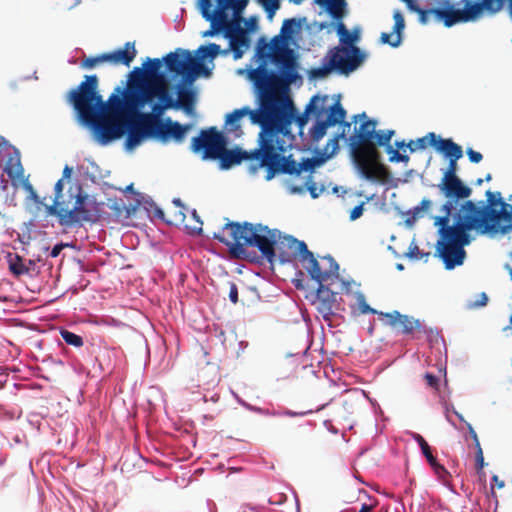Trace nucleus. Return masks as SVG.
Masks as SVG:
<instances>
[{"label": "nucleus", "instance_id": "nucleus-45", "mask_svg": "<svg viewBox=\"0 0 512 512\" xmlns=\"http://www.w3.org/2000/svg\"><path fill=\"white\" fill-rule=\"evenodd\" d=\"M431 201L428 199H423L420 202L419 206H416L412 211V217L411 219L408 218L406 220L407 223H410L411 221H415L417 218L422 217L424 215V212H426L431 207Z\"/></svg>", "mask_w": 512, "mask_h": 512}, {"label": "nucleus", "instance_id": "nucleus-47", "mask_svg": "<svg viewBox=\"0 0 512 512\" xmlns=\"http://www.w3.org/2000/svg\"><path fill=\"white\" fill-rule=\"evenodd\" d=\"M337 32L342 45H352V32L347 30L343 23L338 24Z\"/></svg>", "mask_w": 512, "mask_h": 512}, {"label": "nucleus", "instance_id": "nucleus-25", "mask_svg": "<svg viewBox=\"0 0 512 512\" xmlns=\"http://www.w3.org/2000/svg\"><path fill=\"white\" fill-rule=\"evenodd\" d=\"M394 26L391 33L383 32L380 36V43L387 44L391 47H398L402 42V33L405 28V20L400 11L393 14Z\"/></svg>", "mask_w": 512, "mask_h": 512}, {"label": "nucleus", "instance_id": "nucleus-41", "mask_svg": "<svg viewBox=\"0 0 512 512\" xmlns=\"http://www.w3.org/2000/svg\"><path fill=\"white\" fill-rule=\"evenodd\" d=\"M60 335L68 345L79 348L84 344L83 338L80 335L75 334L74 332H71L67 329H61Z\"/></svg>", "mask_w": 512, "mask_h": 512}, {"label": "nucleus", "instance_id": "nucleus-56", "mask_svg": "<svg viewBox=\"0 0 512 512\" xmlns=\"http://www.w3.org/2000/svg\"><path fill=\"white\" fill-rule=\"evenodd\" d=\"M40 260L41 258L38 257L37 259H29L28 261H25V269L27 270L26 275L37 274L40 272V269L37 266V262Z\"/></svg>", "mask_w": 512, "mask_h": 512}, {"label": "nucleus", "instance_id": "nucleus-30", "mask_svg": "<svg viewBox=\"0 0 512 512\" xmlns=\"http://www.w3.org/2000/svg\"><path fill=\"white\" fill-rule=\"evenodd\" d=\"M166 109L163 104L156 102L152 104V113H143L141 109H138L137 112H125V114L129 118L135 117L137 120H141V122H147V124L153 125L154 123H165V121H162L161 116Z\"/></svg>", "mask_w": 512, "mask_h": 512}, {"label": "nucleus", "instance_id": "nucleus-18", "mask_svg": "<svg viewBox=\"0 0 512 512\" xmlns=\"http://www.w3.org/2000/svg\"><path fill=\"white\" fill-rule=\"evenodd\" d=\"M59 199H61V197L55 195L53 204L45 205L47 214L51 216H56L61 226H76L78 218L76 217L75 212L79 211L80 206H75L71 211H67V204H65L63 200Z\"/></svg>", "mask_w": 512, "mask_h": 512}, {"label": "nucleus", "instance_id": "nucleus-19", "mask_svg": "<svg viewBox=\"0 0 512 512\" xmlns=\"http://www.w3.org/2000/svg\"><path fill=\"white\" fill-rule=\"evenodd\" d=\"M439 149L441 154L449 158L447 169L445 170L442 178L458 176L457 161L463 156L462 147L449 138L448 141L441 142Z\"/></svg>", "mask_w": 512, "mask_h": 512}, {"label": "nucleus", "instance_id": "nucleus-23", "mask_svg": "<svg viewBox=\"0 0 512 512\" xmlns=\"http://www.w3.org/2000/svg\"><path fill=\"white\" fill-rule=\"evenodd\" d=\"M211 0H199V7L201 10L202 17L211 23V29L204 32L203 36H214L220 30L225 32V20L221 16L215 15L211 10Z\"/></svg>", "mask_w": 512, "mask_h": 512}, {"label": "nucleus", "instance_id": "nucleus-48", "mask_svg": "<svg viewBox=\"0 0 512 512\" xmlns=\"http://www.w3.org/2000/svg\"><path fill=\"white\" fill-rule=\"evenodd\" d=\"M408 257L413 260H424L425 262L428 261L430 257L429 252H423L419 249L417 245H411L409 247V251L407 253Z\"/></svg>", "mask_w": 512, "mask_h": 512}, {"label": "nucleus", "instance_id": "nucleus-22", "mask_svg": "<svg viewBox=\"0 0 512 512\" xmlns=\"http://www.w3.org/2000/svg\"><path fill=\"white\" fill-rule=\"evenodd\" d=\"M0 137L2 138V136ZM3 139L5 138L3 137ZM4 141L6 144H2V141L0 140V153H2L4 150L12 149V153L9 154V158L6 162V173L10 178H23L24 169L20 160V152L16 148L12 147L6 140Z\"/></svg>", "mask_w": 512, "mask_h": 512}, {"label": "nucleus", "instance_id": "nucleus-40", "mask_svg": "<svg viewBox=\"0 0 512 512\" xmlns=\"http://www.w3.org/2000/svg\"><path fill=\"white\" fill-rule=\"evenodd\" d=\"M162 62L163 59L161 60L159 58H147L142 68H144V71L148 76H163V74L160 73Z\"/></svg>", "mask_w": 512, "mask_h": 512}, {"label": "nucleus", "instance_id": "nucleus-36", "mask_svg": "<svg viewBox=\"0 0 512 512\" xmlns=\"http://www.w3.org/2000/svg\"><path fill=\"white\" fill-rule=\"evenodd\" d=\"M151 90V93L153 94V96H151V103L155 98H157L158 102L163 104L166 108L176 109V100L173 99V97L169 94L167 89L154 84Z\"/></svg>", "mask_w": 512, "mask_h": 512}, {"label": "nucleus", "instance_id": "nucleus-57", "mask_svg": "<svg viewBox=\"0 0 512 512\" xmlns=\"http://www.w3.org/2000/svg\"><path fill=\"white\" fill-rule=\"evenodd\" d=\"M104 61H107V55H106V54H102V55L97 56V57L87 58V59L83 62V66H84L85 68H93V67H95L98 63H101V62H104Z\"/></svg>", "mask_w": 512, "mask_h": 512}, {"label": "nucleus", "instance_id": "nucleus-3", "mask_svg": "<svg viewBox=\"0 0 512 512\" xmlns=\"http://www.w3.org/2000/svg\"><path fill=\"white\" fill-rule=\"evenodd\" d=\"M290 125L291 123L280 126L276 124L269 131V135H265L259 140L260 147L251 153L252 159L258 161L256 165L249 167L251 174H255L259 168H263L265 180L271 181L279 175L299 177L302 172L313 173L316 167L321 166L337 153L340 139L349 142L348 150L352 158V136L345 138V127L343 126L342 131L336 133L317 156L303 158L301 162H296L292 155H283L295 140V136L289 130Z\"/></svg>", "mask_w": 512, "mask_h": 512}, {"label": "nucleus", "instance_id": "nucleus-58", "mask_svg": "<svg viewBox=\"0 0 512 512\" xmlns=\"http://www.w3.org/2000/svg\"><path fill=\"white\" fill-rule=\"evenodd\" d=\"M474 438H475V440H476V442H477L476 466H477V469H478V470H481V469H483V467H484V456H483V451H482V449H481V447H480V444H479V442H478V440H477V436H476V434H474Z\"/></svg>", "mask_w": 512, "mask_h": 512}, {"label": "nucleus", "instance_id": "nucleus-50", "mask_svg": "<svg viewBox=\"0 0 512 512\" xmlns=\"http://www.w3.org/2000/svg\"><path fill=\"white\" fill-rule=\"evenodd\" d=\"M386 146V152L390 155L389 161L390 162H408L409 156L405 154L399 153L397 150H394L389 143Z\"/></svg>", "mask_w": 512, "mask_h": 512}, {"label": "nucleus", "instance_id": "nucleus-9", "mask_svg": "<svg viewBox=\"0 0 512 512\" xmlns=\"http://www.w3.org/2000/svg\"><path fill=\"white\" fill-rule=\"evenodd\" d=\"M470 231H476V219L468 214L459 215L457 225L449 228L436 244V255L442 259L445 268L454 269L462 265L466 257L465 246L471 242Z\"/></svg>", "mask_w": 512, "mask_h": 512}, {"label": "nucleus", "instance_id": "nucleus-14", "mask_svg": "<svg viewBox=\"0 0 512 512\" xmlns=\"http://www.w3.org/2000/svg\"><path fill=\"white\" fill-rule=\"evenodd\" d=\"M438 188L447 201H452L454 204L458 200H467L472 194V189L465 185L458 176L442 178Z\"/></svg>", "mask_w": 512, "mask_h": 512}, {"label": "nucleus", "instance_id": "nucleus-4", "mask_svg": "<svg viewBox=\"0 0 512 512\" xmlns=\"http://www.w3.org/2000/svg\"><path fill=\"white\" fill-rule=\"evenodd\" d=\"M126 88L117 87L107 102L98 93V78L87 75L77 89L71 91L69 101L74 108L94 107V111L105 113L109 110L137 112L147 104H151L153 83L146 79L144 68L135 67L129 74Z\"/></svg>", "mask_w": 512, "mask_h": 512}, {"label": "nucleus", "instance_id": "nucleus-39", "mask_svg": "<svg viewBox=\"0 0 512 512\" xmlns=\"http://www.w3.org/2000/svg\"><path fill=\"white\" fill-rule=\"evenodd\" d=\"M197 66L193 65L192 61L179 73L181 79L177 84H183V86L193 87V83L198 78Z\"/></svg>", "mask_w": 512, "mask_h": 512}, {"label": "nucleus", "instance_id": "nucleus-60", "mask_svg": "<svg viewBox=\"0 0 512 512\" xmlns=\"http://www.w3.org/2000/svg\"><path fill=\"white\" fill-rule=\"evenodd\" d=\"M430 466L433 468L434 472L440 477V478H444L448 472L447 470L444 468V466H442L441 464L438 463L437 459L435 458V461L433 464H430Z\"/></svg>", "mask_w": 512, "mask_h": 512}, {"label": "nucleus", "instance_id": "nucleus-12", "mask_svg": "<svg viewBox=\"0 0 512 512\" xmlns=\"http://www.w3.org/2000/svg\"><path fill=\"white\" fill-rule=\"evenodd\" d=\"M55 195L61 197L67 204V211H71L75 206H80L76 211L78 221L76 225L82 226L84 222H95L98 219L97 202L94 197L83 193L82 187L78 183L70 184L66 193L63 192V179H59L54 187Z\"/></svg>", "mask_w": 512, "mask_h": 512}, {"label": "nucleus", "instance_id": "nucleus-21", "mask_svg": "<svg viewBox=\"0 0 512 512\" xmlns=\"http://www.w3.org/2000/svg\"><path fill=\"white\" fill-rule=\"evenodd\" d=\"M284 186L292 195L304 194L305 191H308L313 199L318 198L325 191L324 185L317 186L313 181L312 173L299 185L294 184L291 180H285Z\"/></svg>", "mask_w": 512, "mask_h": 512}, {"label": "nucleus", "instance_id": "nucleus-13", "mask_svg": "<svg viewBox=\"0 0 512 512\" xmlns=\"http://www.w3.org/2000/svg\"><path fill=\"white\" fill-rule=\"evenodd\" d=\"M227 146L226 137L215 127L202 130L198 137H194L191 149L195 153L202 152L203 159L216 160L219 152Z\"/></svg>", "mask_w": 512, "mask_h": 512}, {"label": "nucleus", "instance_id": "nucleus-37", "mask_svg": "<svg viewBox=\"0 0 512 512\" xmlns=\"http://www.w3.org/2000/svg\"><path fill=\"white\" fill-rule=\"evenodd\" d=\"M449 139H443L440 136H438L434 132H429L425 136L418 138L415 143L417 146V149L424 150L428 146L433 147L437 152L440 153L439 147L441 146V142L448 141Z\"/></svg>", "mask_w": 512, "mask_h": 512}, {"label": "nucleus", "instance_id": "nucleus-49", "mask_svg": "<svg viewBox=\"0 0 512 512\" xmlns=\"http://www.w3.org/2000/svg\"><path fill=\"white\" fill-rule=\"evenodd\" d=\"M356 300H357V304H358V308H359V311L362 313V314H367V313H370V314H378L380 312H378L377 310L371 308L365 301V296L362 294V293H357L356 294Z\"/></svg>", "mask_w": 512, "mask_h": 512}, {"label": "nucleus", "instance_id": "nucleus-15", "mask_svg": "<svg viewBox=\"0 0 512 512\" xmlns=\"http://www.w3.org/2000/svg\"><path fill=\"white\" fill-rule=\"evenodd\" d=\"M225 38L229 40V48L227 50L233 52L235 60L240 59L244 51L250 46L249 36L239 23H233L225 28Z\"/></svg>", "mask_w": 512, "mask_h": 512}, {"label": "nucleus", "instance_id": "nucleus-51", "mask_svg": "<svg viewBox=\"0 0 512 512\" xmlns=\"http://www.w3.org/2000/svg\"><path fill=\"white\" fill-rule=\"evenodd\" d=\"M233 0H217V9L212 11L217 16H221L223 20L227 21L226 10L230 9Z\"/></svg>", "mask_w": 512, "mask_h": 512}, {"label": "nucleus", "instance_id": "nucleus-16", "mask_svg": "<svg viewBox=\"0 0 512 512\" xmlns=\"http://www.w3.org/2000/svg\"><path fill=\"white\" fill-rule=\"evenodd\" d=\"M327 61L334 71L340 74L352 72V45H340L331 49Z\"/></svg>", "mask_w": 512, "mask_h": 512}, {"label": "nucleus", "instance_id": "nucleus-63", "mask_svg": "<svg viewBox=\"0 0 512 512\" xmlns=\"http://www.w3.org/2000/svg\"><path fill=\"white\" fill-rule=\"evenodd\" d=\"M229 299L234 304L238 302V288L234 282H230Z\"/></svg>", "mask_w": 512, "mask_h": 512}, {"label": "nucleus", "instance_id": "nucleus-2", "mask_svg": "<svg viewBox=\"0 0 512 512\" xmlns=\"http://www.w3.org/2000/svg\"><path fill=\"white\" fill-rule=\"evenodd\" d=\"M74 109L78 121L91 130L95 142L105 146L126 134L125 149L127 151L134 150L149 138H156L162 143H167L171 139L181 143L190 128L189 125H181L177 121H172L171 118H167L165 123L149 125L135 117L129 118L124 110H109L101 114L94 111V107Z\"/></svg>", "mask_w": 512, "mask_h": 512}, {"label": "nucleus", "instance_id": "nucleus-44", "mask_svg": "<svg viewBox=\"0 0 512 512\" xmlns=\"http://www.w3.org/2000/svg\"><path fill=\"white\" fill-rule=\"evenodd\" d=\"M332 71H334V69L329 65L327 57H324L322 60V65L312 69L311 76L315 79H320L326 77Z\"/></svg>", "mask_w": 512, "mask_h": 512}, {"label": "nucleus", "instance_id": "nucleus-61", "mask_svg": "<svg viewBox=\"0 0 512 512\" xmlns=\"http://www.w3.org/2000/svg\"><path fill=\"white\" fill-rule=\"evenodd\" d=\"M468 157H469V160L472 162V163H479L483 156L480 152H477L471 148L467 149L466 151Z\"/></svg>", "mask_w": 512, "mask_h": 512}, {"label": "nucleus", "instance_id": "nucleus-62", "mask_svg": "<svg viewBox=\"0 0 512 512\" xmlns=\"http://www.w3.org/2000/svg\"><path fill=\"white\" fill-rule=\"evenodd\" d=\"M425 380H426V383L428 386H430L431 388H434V389H438V385H439L438 377H436L435 375H433L431 373H426Z\"/></svg>", "mask_w": 512, "mask_h": 512}, {"label": "nucleus", "instance_id": "nucleus-55", "mask_svg": "<svg viewBox=\"0 0 512 512\" xmlns=\"http://www.w3.org/2000/svg\"><path fill=\"white\" fill-rule=\"evenodd\" d=\"M247 5L248 0H233L230 9L233 11L234 16L237 17L244 11Z\"/></svg>", "mask_w": 512, "mask_h": 512}, {"label": "nucleus", "instance_id": "nucleus-10", "mask_svg": "<svg viewBox=\"0 0 512 512\" xmlns=\"http://www.w3.org/2000/svg\"><path fill=\"white\" fill-rule=\"evenodd\" d=\"M258 108L253 110L248 106H244L240 109H235L233 112L226 115L225 127L228 133L233 134L235 137H240L243 134L241 129V118L249 116L252 124H258L261 127L259 134V140L265 135H269V131L278 124L284 125L278 115L269 107V105L263 99H257Z\"/></svg>", "mask_w": 512, "mask_h": 512}, {"label": "nucleus", "instance_id": "nucleus-52", "mask_svg": "<svg viewBox=\"0 0 512 512\" xmlns=\"http://www.w3.org/2000/svg\"><path fill=\"white\" fill-rule=\"evenodd\" d=\"M488 303V296L485 292H482L478 295V299L474 302H468V309H477L486 306Z\"/></svg>", "mask_w": 512, "mask_h": 512}, {"label": "nucleus", "instance_id": "nucleus-26", "mask_svg": "<svg viewBox=\"0 0 512 512\" xmlns=\"http://www.w3.org/2000/svg\"><path fill=\"white\" fill-rule=\"evenodd\" d=\"M180 53L170 52L163 57V62L169 72L179 74L192 61L189 51L179 49Z\"/></svg>", "mask_w": 512, "mask_h": 512}, {"label": "nucleus", "instance_id": "nucleus-33", "mask_svg": "<svg viewBox=\"0 0 512 512\" xmlns=\"http://www.w3.org/2000/svg\"><path fill=\"white\" fill-rule=\"evenodd\" d=\"M227 56L229 54V50H222L220 45L216 43H209L208 45H201L197 50V58L198 60L210 59L213 60L218 55Z\"/></svg>", "mask_w": 512, "mask_h": 512}, {"label": "nucleus", "instance_id": "nucleus-7", "mask_svg": "<svg viewBox=\"0 0 512 512\" xmlns=\"http://www.w3.org/2000/svg\"><path fill=\"white\" fill-rule=\"evenodd\" d=\"M234 242L227 241L219 234L214 238L228 246L229 253L236 258L257 261L259 256L255 251H249L246 247H257L261 257L270 264L276 259L275 246L281 239V233L277 229H269L262 224L253 225L248 222L240 224L231 222L225 225Z\"/></svg>", "mask_w": 512, "mask_h": 512}, {"label": "nucleus", "instance_id": "nucleus-59", "mask_svg": "<svg viewBox=\"0 0 512 512\" xmlns=\"http://www.w3.org/2000/svg\"><path fill=\"white\" fill-rule=\"evenodd\" d=\"M172 203L177 206V207H180V210L178 211V213L175 214V221H179V222H183L184 219H185V214H184V205L182 204L181 200L179 198H174Z\"/></svg>", "mask_w": 512, "mask_h": 512}, {"label": "nucleus", "instance_id": "nucleus-17", "mask_svg": "<svg viewBox=\"0 0 512 512\" xmlns=\"http://www.w3.org/2000/svg\"><path fill=\"white\" fill-rule=\"evenodd\" d=\"M467 206V200L462 203L459 207V209L456 210V212L453 214V210H455V205L452 201H446L442 207L441 212L443 213L442 216L437 217L435 220V225H438L439 228V234L440 237H444V233L447 229L453 228L457 225L459 215H465L468 214Z\"/></svg>", "mask_w": 512, "mask_h": 512}, {"label": "nucleus", "instance_id": "nucleus-20", "mask_svg": "<svg viewBox=\"0 0 512 512\" xmlns=\"http://www.w3.org/2000/svg\"><path fill=\"white\" fill-rule=\"evenodd\" d=\"M380 318L386 320V324L393 328H401L405 334L412 333L415 329L420 327L418 320L413 319L407 315H402L398 311L388 313H379Z\"/></svg>", "mask_w": 512, "mask_h": 512}, {"label": "nucleus", "instance_id": "nucleus-43", "mask_svg": "<svg viewBox=\"0 0 512 512\" xmlns=\"http://www.w3.org/2000/svg\"><path fill=\"white\" fill-rule=\"evenodd\" d=\"M413 439L419 444L422 453L426 457L429 464H433L435 461V457L432 454L431 447L427 443V441L418 433L413 434Z\"/></svg>", "mask_w": 512, "mask_h": 512}, {"label": "nucleus", "instance_id": "nucleus-31", "mask_svg": "<svg viewBox=\"0 0 512 512\" xmlns=\"http://www.w3.org/2000/svg\"><path fill=\"white\" fill-rule=\"evenodd\" d=\"M260 42L263 43V47H258L257 55L261 58H272L273 56L270 54V52L283 53V55H286V50H289L287 48L289 41L286 38H284L281 34L274 36L272 38L270 46L268 48V52H265L267 46L265 43V39L261 38Z\"/></svg>", "mask_w": 512, "mask_h": 512}, {"label": "nucleus", "instance_id": "nucleus-27", "mask_svg": "<svg viewBox=\"0 0 512 512\" xmlns=\"http://www.w3.org/2000/svg\"><path fill=\"white\" fill-rule=\"evenodd\" d=\"M217 159L220 161L221 169H229L233 165L240 164L243 160L252 159L251 154H248L246 151H243L240 148L227 150L226 147L219 152V157Z\"/></svg>", "mask_w": 512, "mask_h": 512}, {"label": "nucleus", "instance_id": "nucleus-38", "mask_svg": "<svg viewBox=\"0 0 512 512\" xmlns=\"http://www.w3.org/2000/svg\"><path fill=\"white\" fill-rule=\"evenodd\" d=\"M7 261L9 270L17 277L26 275L27 270L25 269V260L18 254L9 253L7 255Z\"/></svg>", "mask_w": 512, "mask_h": 512}, {"label": "nucleus", "instance_id": "nucleus-8", "mask_svg": "<svg viewBox=\"0 0 512 512\" xmlns=\"http://www.w3.org/2000/svg\"><path fill=\"white\" fill-rule=\"evenodd\" d=\"M486 204L480 201L477 205L467 200L468 216L476 219L477 232L485 234L500 230L506 233L512 230V205L506 203L500 192L486 191Z\"/></svg>", "mask_w": 512, "mask_h": 512}, {"label": "nucleus", "instance_id": "nucleus-29", "mask_svg": "<svg viewBox=\"0 0 512 512\" xmlns=\"http://www.w3.org/2000/svg\"><path fill=\"white\" fill-rule=\"evenodd\" d=\"M377 505L376 497L365 489L358 488L356 494L354 493V512H373Z\"/></svg>", "mask_w": 512, "mask_h": 512}, {"label": "nucleus", "instance_id": "nucleus-28", "mask_svg": "<svg viewBox=\"0 0 512 512\" xmlns=\"http://www.w3.org/2000/svg\"><path fill=\"white\" fill-rule=\"evenodd\" d=\"M134 200L136 204L132 207L133 210H136L138 207L142 206L148 213L152 214L155 218L165 221L168 224L173 223V221L165 219V214L163 210L156 205V203L150 196L143 193H135Z\"/></svg>", "mask_w": 512, "mask_h": 512}, {"label": "nucleus", "instance_id": "nucleus-6", "mask_svg": "<svg viewBox=\"0 0 512 512\" xmlns=\"http://www.w3.org/2000/svg\"><path fill=\"white\" fill-rule=\"evenodd\" d=\"M377 122L365 113L354 115V166L366 180L382 183L391 180V173L381 163L378 146L390 143L394 130L376 131Z\"/></svg>", "mask_w": 512, "mask_h": 512}, {"label": "nucleus", "instance_id": "nucleus-42", "mask_svg": "<svg viewBox=\"0 0 512 512\" xmlns=\"http://www.w3.org/2000/svg\"><path fill=\"white\" fill-rule=\"evenodd\" d=\"M360 35V29L354 27V71L365 61L367 54L355 45Z\"/></svg>", "mask_w": 512, "mask_h": 512}, {"label": "nucleus", "instance_id": "nucleus-34", "mask_svg": "<svg viewBox=\"0 0 512 512\" xmlns=\"http://www.w3.org/2000/svg\"><path fill=\"white\" fill-rule=\"evenodd\" d=\"M306 21V18H288L283 21L280 34L288 41L292 39L294 34L301 31L302 24Z\"/></svg>", "mask_w": 512, "mask_h": 512}, {"label": "nucleus", "instance_id": "nucleus-54", "mask_svg": "<svg viewBox=\"0 0 512 512\" xmlns=\"http://www.w3.org/2000/svg\"><path fill=\"white\" fill-rule=\"evenodd\" d=\"M23 188L26 192L29 193L30 199H32L37 204H42V201L40 200L38 194L36 193L28 179L23 180Z\"/></svg>", "mask_w": 512, "mask_h": 512}, {"label": "nucleus", "instance_id": "nucleus-64", "mask_svg": "<svg viewBox=\"0 0 512 512\" xmlns=\"http://www.w3.org/2000/svg\"><path fill=\"white\" fill-rule=\"evenodd\" d=\"M67 246H68V244H65V243H58V244L54 245L52 247V249L50 250L49 256L52 258L58 257L59 254L61 253V251Z\"/></svg>", "mask_w": 512, "mask_h": 512}, {"label": "nucleus", "instance_id": "nucleus-35", "mask_svg": "<svg viewBox=\"0 0 512 512\" xmlns=\"http://www.w3.org/2000/svg\"><path fill=\"white\" fill-rule=\"evenodd\" d=\"M322 6L334 19L339 20L343 17L344 0H315Z\"/></svg>", "mask_w": 512, "mask_h": 512}, {"label": "nucleus", "instance_id": "nucleus-46", "mask_svg": "<svg viewBox=\"0 0 512 512\" xmlns=\"http://www.w3.org/2000/svg\"><path fill=\"white\" fill-rule=\"evenodd\" d=\"M264 10L267 12V17L271 20L276 11L280 8L279 0H258Z\"/></svg>", "mask_w": 512, "mask_h": 512}, {"label": "nucleus", "instance_id": "nucleus-24", "mask_svg": "<svg viewBox=\"0 0 512 512\" xmlns=\"http://www.w3.org/2000/svg\"><path fill=\"white\" fill-rule=\"evenodd\" d=\"M178 98L175 101L176 109H182L186 114L190 115L194 112L197 92L193 87L176 85Z\"/></svg>", "mask_w": 512, "mask_h": 512}, {"label": "nucleus", "instance_id": "nucleus-5", "mask_svg": "<svg viewBox=\"0 0 512 512\" xmlns=\"http://www.w3.org/2000/svg\"><path fill=\"white\" fill-rule=\"evenodd\" d=\"M281 244L298 255L303 268L317 283L316 291L312 295V304L324 319H328L338 310V295L349 293L350 282L340 278L339 265L331 255L323 256L319 260L308 250L304 241L291 235L284 236Z\"/></svg>", "mask_w": 512, "mask_h": 512}, {"label": "nucleus", "instance_id": "nucleus-53", "mask_svg": "<svg viewBox=\"0 0 512 512\" xmlns=\"http://www.w3.org/2000/svg\"><path fill=\"white\" fill-rule=\"evenodd\" d=\"M192 63L197 66L195 69H197L198 76L203 75L204 77H209L211 75V70L203 63V61L192 57Z\"/></svg>", "mask_w": 512, "mask_h": 512}, {"label": "nucleus", "instance_id": "nucleus-1", "mask_svg": "<svg viewBox=\"0 0 512 512\" xmlns=\"http://www.w3.org/2000/svg\"><path fill=\"white\" fill-rule=\"evenodd\" d=\"M272 61L279 67L278 72L269 70L265 64L252 69L248 76L254 86V93L257 99H263L269 107L280 117L282 123H292L294 120L303 136V128L309 118L314 120L313 126L309 129L311 140L318 143L327 132L329 127L344 124L346 110L339 100L334 96L314 95L306 105L302 114L296 116V109L291 99L282 96L288 91L289 85L295 83L299 78L297 64L292 50H286V55L281 57L273 56Z\"/></svg>", "mask_w": 512, "mask_h": 512}, {"label": "nucleus", "instance_id": "nucleus-32", "mask_svg": "<svg viewBox=\"0 0 512 512\" xmlns=\"http://www.w3.org/2000/svg\"><path fill=\"white\" fill-rule=\"evenodd\" d=\"M136 53H137V51L135 49V44L133 42H127L125 44L124 49H120V50L114 51L112 53L106 54L107 61H113L115 63H122L126 66H129L130 63L135 58Z\"/></svg>", "mask_w": 512, "mask_h": 512}, {"label": "nucleus", "instance_id": "nucleus-11", "mask_svg": "<svg viewBox=\"0 0 512 512\" xmlns=\"http://www.w3.org/2000/svg\"><path fill=\"white\" fill-rule=\"evenodd\" d=\"M482 1L483 0H435L438 7L430 9L420 8L419 6L412 5L410 2L409 6L418 14L419 21L423 25L434 21L437 23L442 22L446 27H452L458 23L474 22V20L463 19L462 13L469 6Z\"/></svg>", "mask_w": 512, "mask_h": 512}]
</instances>
